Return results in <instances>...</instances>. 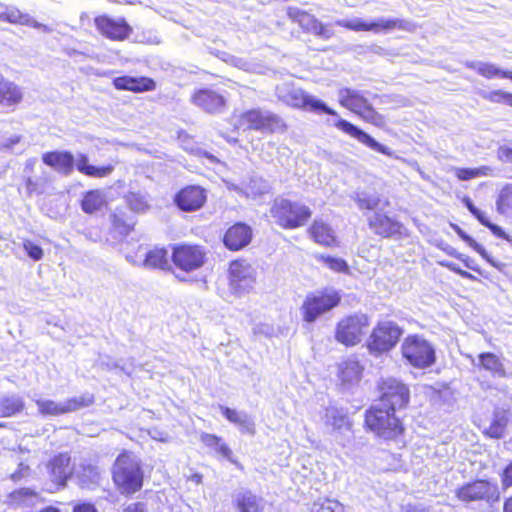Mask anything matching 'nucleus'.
Returning <instances> with one entry per match:
<instances>
[{"label":"nucleus","mask_w":512,"mask_h":512,"mask_svg":"<svg viewBox=\"0 0 512 512\" xmlns=\"http://www.w3.org/2000/svg\"><path fill=\"white\" fill-rule=\"evenodd\" d=\"M111 479L120 495L131 497L144 486L145 472L142 461L130 450L123 449L111 467Z\"/></svg>","instance_id":"f257e3e1"},{"label":"nucleus","mask_w":512,"mask_h":512,"mask_svg":"<svg viewBox=\"0 0 512 512\" xmlns=\"http://www.w3.org/2000/svg\"><path fill=\"white\" fill-rule=\"evenodd\" d=\"M44 164L60 174L70 175L76 168L77 171L87 177L104 178L112 174L115 167L113 164L95 166L90 164L87 154L79 153L76 161L72 152L68 150L48 151L42 154Z\"/></svg>","instance_id":"f03ea898"},{"label":"nucleus","mask_w":512,"mask_h":512,"mask_svg":"<svg viewBox=\"0 0 512 512\" xmlns=\"http://www.w3.org/2000/svg\"><path fill=\"white\" fill-rule=\"evenodd\" d=\"M364 430L386 442L402 440L406 426L402 418L393 409L381 405H371L364 412Z\"/></svg>","instance_id":"7ed1b4c3"},{"label":"nucleus","mask_w":512,"mask_h":512,"mask_svg":"<svg viewBox=\"0 0 512 512\" xmlns=\"http://www.w3.org/2000/svg\"><path fill=\"white\" fill-rule=\"evenodd\" d=\"M269 212L274 223L284 230H295L305 226L313 214L306 204L284 197L274 199Z\"/></svg>","instance_id":"20e7f679"},{"label":"nucleus","mask_w":512,"mask_h":512,"mask_svg":"<svg viewBox=\"0 0 512 512\" xmlns=\"http://www.w3.org/2000/svg\"><path fill=\"white\" fill-rule=\"evenodd\" d=\"M342 301L340 291L325 287L320 290L308 293L304 298L300 313L305 323H313L322 315L337 308Z\"/></svg>","instance_id":"39448f33"},{"label":"nucleus","mask_w":512,"mask_h":512,"mask_svg":"<svg viewBox=\"0 0 512 512\" xmlns=\"http://www.w3.org/2000/svg\"><path fill=\"white\" fill-rule=\"evenodd\" d=\"M455 497L464 504L484 503L492 506L500 501L498 485L486 478H476L455 489Z\"/></svg>","instance_id":"423d86ee"},{"label":"nucleus","mask_w":512,"mask_h":512,"mask_svg":"<svg viewBox=\"0 0 512 512\" xmlns=\"http://www.w3.org/2000/svg\"><path fill=\"white\" fill-rule=\"evenodd\" d=\"M371 326V317L363 312H355L338 320L334 330L335 340L345 347L361 343Z\"/></svg>","instance_id":"0eeeda50"},{"label":"nucleus","mask_w":512,"mask_h":512,"mask_svg":"<svg viewBox=\"0 0 512 512\" xmlns=\"http://www.w3.org/2000/svg\"><path fill=\"white\" fill-rule=\"evenodd\" d=\"M339 103L342 107L348 109L361 120L377 128H386V118L379 113L369 100L361 93L350 88H344L339 92Z\"/></svg>","instance_id":"6e6552de"},{"label":"nucleus","mask_w":512,"mask_h":512,"mask_svg":"<svg viewBox=\"0 0 512 512\" xmlns=\"http://www.w3.org/2000/svg\"><path fill=\"white\" fill-rule=\"evenodd\" d=\"M403 334L402 328L394 321H378L372 328L366 341L371 355L381 356L396 347Z\"/></svg>","instance_id":"1a4fd4ad"},{"label":"nucleus","mask_w":512,"mask_h":512,"mask_svg":"<svg viewBox=\"0 0 512 512\" xmlns=\"http://www.w3.org/2000/svg\"><path fill=\"white\" fill-rule=\"evenodd\" d=\"M378 401L381 406L398 410L405 409L410 404L411 392L409 386L395 377L380 378L376 384Z\"/></svg>","instance_id":"9d476101"},{"label":"nucleus","mask_w":512,"mask_h":512,"mask_svg":"<svg viewBox=\"0 0 512 512\" xmlns=\"http://www.w3.org/2000/svg\"><path fill=\"white\" fill-rule=\"evenodd\" d=\"M402 357L414 368L424 369L436 361L433 346L421 335L412 334L404 338L401 344Z\"/></svg>","instance_id":"9b49d317"},{"label":"nucleus","mask_w":512,"mask_h":512,"mask_svg":"<svg viewBox=\"0 0 512 512\" xmlns=\"http://www.w3.org/2000/svg\"><path fill=\"white\" fill-rule=\"evenodd\" d=\"M204 246L195 243L181 242L171 245L170 260L173 266L184 273L200 269L206 262Z\"/></svg>","instance_id":"f8f14e48"},{"label":"nucleus","mask_w":512,"mask_h":512,"mask_svg":"<svg viewBox=\"0 0 512 512\" xmlns=\"http://www.w3.org/2000/svg\"><path fill=\"white\" fill-rule=\"evenodd\" d=\"M239 125L244 130L270 134L285 132L288 129V125L280 116L272 112H264L259 108L243 111L239 115Z\"/></svg>","instance_id":"ddd939ff"},{"label":"nucleus","mask_w":512,"mask_h":512,"mask_svg":"<svg viewBox=\"0 0 512 512\" xmlns=\"http://www.w3.org/2000/svg\"><path fill=\"white\" fill-rule=\"evenodd\" d=\"M286 14L291 23L297 25L304 34L313 35L322 40H329L334 36V31L329 24L323 23L313 13L289 6Z\"/></svg>","instance_id":"4468645a"},{"label":"nucleus","mask_w":512,"mask_h":512,"mask_svg":"<svg viewBox=\"0 0 512 512\" xmlns=\"http://www.w3.org/2000/svg\"><path fill=\"white\" fill-rule=\"evenodd\" d=\"M283 103L287 106L297 109L311 111L317 114H328L337 116V112L328 107L321 100L309 95L305 90L301 88H291L287 90L281 97Z\"/></svg>","instance_id":"2eb2a0df"},{"label":"nucleus","mask_w":512,"mask_h":512,"mask_svg":"<svg viewBox=\"0 0 512 512\" xmlns=\"http://www.w3.org/2000/svg\"><path fill=\"white\" fill-rule=\"evenodd\" d=\"M374 235L383 239H402L409 236L403 223L383 212H375L367 220Z\"/></svg>","instance_id":"dca6fc26"},{"label":"nucleus","mask_w":512,"mask_h":512,"mask_svg":"<svg viewBox=\"0 0 512 512\" xmlns=\"http://www.w3.org/2000/svg\"><path fill=\"white\" fill-rule=\"evenodd\" d=\"M46 469L55 490L64 489L74 473L70 453L61 452L55 454L47 461Z\"/></svg>","instance_id":"f3484780"},{"label":"nucleus","mask_w":512,"mask_h":512,"mask_svg":"<svg viewBox=\"0 0 512 512\" xmlns=\"http://www.w3.org/2000/svg\"><path fill=\"white\" fill-rule=\"evenodd\" d=\"M94 25L100 35L111 41H124L133 33L132 26L124 17L101 14L94 18Z\"/></svg>","instance_id":"a211bd4d"},{"label":"nucleus","mask_w":512,"mask_h":512,"mask_svg":"<svg viewBox=\"0 0 512 512\" xmlns=\"http://www.w3.org/2000/svg\"><path fill=\"white\" fill-rule=\"evenodd\" d=\"M207 198L208 193L203 186L188 184L174 194L173 203L183 212H195L205 206Z\"/></svg>","instance_id":"6ab92c4d"},{"label":"nucleus","mask_w":512,"mask_h":512,"mask_svg":"<svg viewBox=\"0 0 512 512\" xmlns=\"http://www.w3.org/2000/svg\"><path fill=\"white\" fill-rule=\"evenodd\" d=\"M336 25L354 32L380 33L395 29L404 30L407 23L401 19H380L378 21L366 22L362 20H338Z\"/></svg>","instance_id":"aec40b11"},{"label":"nucleus","mask_w":512,"mask_h":512,"mask_svg":"<svg viewBox=\"0 0 512 512\" xmlns=\"http://www.w3.org/2000/svg\"><path fill=\"white\" fill-rule=\"evenodd\" d=\"M191 102L209 114H218L225 110L226 97L211 88L196 89L191 94Z\"/></svg>","instance_id":"412c9836"},{"label":"nucleus","mask_w":512,"mask_h":512,"mask_svg":"<svg viewBox=\"0 0 512 512\" xmlns=\"http://www.w3.org/2000/svg\"><path fill=\"white\" fill-rule=\"evenodd\" d=\"M365 366L356 357H349L337 365V379L343 389L357 386L364 375Z\"/></svg>","instance_id":"4be33fe9"},{"label":"nucleus","mask_w":512,"mask_h":512,"mask_svg":"<svg viewBox=\"0 0 512 512\" xmlns=\"http://www.w3.org/2000/svg\"><path fill=\"white\" fill-rule=\"evenodd\" d=\"M23 87L0 73V108L15 111L24 101Z\"/></svg>","instance_id":"5701e85b"},{"label":"nucleus","mask_w":512,"mask_h":512,"mask_svg":"<svg viewBox=\"0 0 512 512\" xmlns=\"http://www.w3.org/2000/svg\"><path fill=\"white\" fill-rule=\"evenodd\" d=\"M252 228L243 222L229 226L223 235V244L230 251H239L249 245L252 240Z\"/></svg>","instance_id":"b1692460"},{"label":"nucleus","mask_w":512,"mask_h":512,"mask_svg":"<svg viewBox=\"0 0 512 512\" xmlns=\"http://www.w3.org/2000/svg\"><path fill=\"white\" fill-rule=\"evenodd\" d=\"M334 126L341 132L349 135L378 153L388 156L391 154L390 150L385 145L378 143L368 133L345 119H338L335 121Z\"/></svg>","instance_id":"393cba45"},{"label":"nucleus","mask_w":512,"mask_h":512,"mask_svg":"<svg viewBox=\"0 0 512 512\" xmlns=\"http://www.w3.org/2000/svg\"><path fill=\"white\" fill-rule=\"evenodd\" d=\"M112 85L119 91H130L133 93H143L154 91L157 84L154 79L147 76L134 77L130 75H121L112 80Z\"/></svg>","instance_id":"a878e982"},{"label":"nucleus","mask_w":512,"mask_h":512,"mask_svg":"<svg viewBox=\"0 0 512 512\" xmlns=\"http://www.w3.org/2000/svg\"><path fill=\"white\" fill-rule=\"evenodd\" d=\"M313 242L327 248L339 246V239L332 226L322 219H314L308 230Z\"/></svg>","instance_id":"bb28decb"},{"label":"nucleus","mask_w":512,"mask_h":512,"mask_svg":"<svg viewBox=\"0 0 512 512\" xmlns=\"http://www.w3.org/2000/svg\"><path fill=\"white\" fill-rule=\"evenodd\" d=\"M111 232L127 236L135 230L137 220L123 207H117L109 215Z\"/></svg>","instance_id":"cd10ccee"},{"label":"nucleus","mask_w":512,"mask_h":512,"mask_svg":"<svg viewBox=\"0 0 512 512\" xmlns=\"http://www.w3.org/2000/svg\"><path fill=\"white\" fill-rule=\"evenodd\" d=\"M80 208L87 215H96L108 207V201L101 189H90L82 194Z\"/></svg>","instance_id":"c85d7f7f"},{"label":"nucleus","mask_w":512,"mask_h":512,"mask_svg":"<svg viewBox=\"0 0 512 512\" xmlns=\"http://www.w3.org/2000/svg\"><path fill=\"white\" fill-rule=\"evenodd\" d=\"M510 423V412L508 410H496L492 419L483 430V435L490 439L499 440L505 437Z\"/></svg>","instance_id":"c756f323"},{"label":"nucleus","mask_w":512,"mask_h":512,"mask_svg":"<svg viewBox=\"0 0 512 512\" xmlns=\"http://www.w3.org/2000/svg\"><path fill=\"white\" fill-rule=\"evenodd\" d=\"M229 281L231 286L240 288L250 286L254 282L249 264L243 260H233L229 265Z\"/></svg>","instance_id":"7c9ffc66"},{"label":"nucleus","mask_w":512,"mask_h":512,"mask_svg":"<svg viewBox=\"0 0 512 512\" xmlns=\"http://www.w3.org/2000/svg\"><path fill=\"white\" fill-rule=\"evenodd\" d=\"M233 506L238 512H264L262 497L250 490L239 492L234 497Z\"/></svg>","instance_id":"2f4dec72"},{"label":"nucleus","mask_w":512,"mask_h":512,"mask_svg":"<svg viewBox=\"0 0 512 512\" xmlns=\"http://www.w3.org/2000/svg\"><path fill=\"white\" fill-rule=\"evenodd\" d=\"M478 367L494 377L505 378L508 376L502 359L493 352L480 353L478 355Z\"/></svg>","instance_id":"473e14b6"},{"label":"nucleus","mask_w":512,"mask_h":512,"mask_svg":"<svg viewBox=\"0 0 512 512\" xmlns=\"http://www.w3.org/2000/svg\"><path fill=\"white\" fill-rule=\"evenodd\" d=\"M143 265L150 269L170 270L168 251L164 247H154L144 252Z\"/></svg>","instance_id":"72a5a7b5"},{"label":"nucleus","mask_w":512,"mask_h":512,"mask_svg":"<svg viewBox=\"0 0 512 512\" xmlns=\"http://www.w3.org/2000/svg\"><path fill=\"white\" fill-rule=\"evenodd\" d=\"M326 424L331 427L333 431L343 432L351 431L353 421L349 413L342 408H331L326 413Z\"/></svg>","instance_id":"f704fd0d"},{"label":"nucleus","mask_w":512,"mask_h":512,"mask_svg":"<svg viewBox=\"0 0 512 512\" xmlns=\"http://www.w3.org/2000/svg\"><path fill=\"white\" fill-rule=\"evenodd\" d=\"M200 441L210 452L232 461L233 452L220 436L212 433H202Z\"/></svg>","instance_id":"c9c22d12"},{"label":"nucleus","mask_w":512,"mask_h":512,"mask_svg":"<svg viewBox=\"0 0 512 512\" xmlns=\"http://www.w3.org/2000/svg\"><path fill=\"white\" fill-rule=\"evenodd\" d=\"M25 408L24 400L17 395H6L0 399V417H12Z\"/></svg>","instance_id":"e433bc0d"},{"label":"nucleus","mask_w":512,"mask_h":512,"mask_svg":"<svg viewBox=\"0 0 512 512\" xmlns=\"http://www.w3.org/2000/svg\"><path fill=\"white\" fill-rule=\"evenodd\" d=\"M124 200L128 209L136 214H144L151 208L147 196L140 192L130 191L124 196Z\"/></svg>","instance_id":"4c0bfd02"},{"label":"nucleus","mask_w":512,"mask_h":512,"mask_svg":"<svg viewBox=\"0 0 512 512\" xmlns=\"http://www.w3.org/2000/svg\"><path fill=\"white\" fill-rule=\"evenodd\" d=\"M476 72L486 79L506 78L512 80V71L501 70L492 63H481Z\"/></svg>","instance_id":"58836bf2"},{"label":"nucleus","mask_w":512,"mask_h":512,"mask_svg":"<svg viewBox=\"0 0 512 512\" xmlns=\"http://www.w3.org/2000/svg\"><path fill=\"white\" fill-rule=\"evenodd\" d=\"M490 168L487 166H480V167H459L456 168L454 173L455 177L459 181H469L475 178L487 176L489 174Z\"/></svg>","instance_id":"ea45409f"},{"label":"nucleus","mask_w":512,"mask_h":512,"mask_svg":"<svg viewBox=\"0 0 512 512\" xmlns=\"http://www.w3.org/2000/svg\"><path fill=\"white\" fill-rule=\"evenodd\" d=\"M94 402L95 397L90 393H85L78 397L69 398L64 402L66 413H71L79 409L89 407L93 405Z\"/></svg>","instance_id":"a19ab883"},{"label":"nucleus","mask_w":512,"mask_h":512,"mask_svg":"<svg viewBox=\"0 0 512 512\" xmlns=\"http://www.w3.org/2000/svg\"><path fill=\"white\" fill-rule=\"evenodd\" d=\"M38 411L44 416H59L66 413L65 404L56 403L52 400L36 401Z\"/></svg>","instance_id":"79ce46f5"},{"label":"nucleus","mask_w":512,"mask_h":512,"mask_svg":"<svg viewBox=\"0 0 512 512\" xmlns=\"http://www.w3.org/2000/svg\"><path fill=\"white\" fill-rule=\"evenodd\" d=\"M318 261L326 265L330 270L337 273L348 274L350 269L348 263L339 257L330 255H320Z\"/></svg>","instance_id":"37998d69"},{"label":"nucleus","mask_w":512,"mask_h":512,"mask_svg":"<svg viewBox=\"0 0 512 512\" xmlns=\"http://www.w3.org/2000/svg\"><path fill=\"white\" fill-rule=\"evenodd\" d=\"M463 203L465 204L466 208L470 211V213L485 227L489 228L493 232H497L500 230V228L493 224L489 218L480 211L475 205L472 203L471 199L468 196H465L463 198Z\"/></svg>","instance_id":"c03bdc74"},{"label":"nucleus","mask_w":512,"mask_h":512,"mask_svg":"<svg viewBox=\"0 0 512 512\" xmlns=\"http://www.w3.org/2000/svg\"><path fill=\"white\" fill-rule=\"evenodd\" d=\"M36 492L30 488H18L13 490L8 495L9 504L12 506H20L22 505L26 499L35 497Z\"/></svg>","instance_id":"a18cd8bd"},{"label":"nucleus","mask_w":512,"mask_h":512,"mask_svg":"<svg viewBox=\"0 0 512 512\" xmlns=\"http://www.w3.org/2000/svg\"><path fill=\"white\" fill-rule=\"evenodd\" d=\"M484 98L491 103L505 104L512 107V93L504 90H492Z\"/></svg>","instance_id":"49530a36"},{"label":"nucleus","mask_w":512,"mask_h":512,"mask_svg":"<svg viewBox=\"0 0 512 512\" xmlns=\"http://www.w3.org/2000/svg\"><path fill=\"white\" fill-rule=\"evenodd\" d=\"M355 202L361 210H375L380 205L379 197L368 194H357Z\"/></svg>","instance_id":"de8ad7c7"},{"label":"nucleus","mask_w":512,"mask_h":512,"mask_svg":"<svg viewBox=\"0 0 512 512\" xmlns=\"http://www.w3.org/2000/svg\"><path fill=\"white\" fill-rule=\"evenodd\" d=\"M23 248L27 255L33 260V261H39L43 258L44 252L43 249L32 242L31 240H25L23 242Z\"/></svg>","instance_id":"09e8293b"},{"label":"nucleus","mask_w":512,"mask_h":512,"mask_svg":"<svg viewBox=\"0 0 512 512\" xmlns=\"http://www.w3.org/2000/svg\"><path fill=\"white\" fill-rule=\"evenodd\" d=\"M501 487L508 489L512 487V460L509 461L499 474Z\"/></svg>","instance_id":"8fccbe9b"},{"label":"nucleus","mask_w":512,"mask_h":512,"mask_svg":"<svg viewBox=\"0 0 512 512\" xmlns=\"http://www.w3.org/2000/svg\"><path fill=\"white\" fill-rule=\"evenodd\" d=\"M222 415L231 423L237 425H243L245 421L241 418L240 414L232 408L226 406H220Z\"/></svg>","instance_id":"3c124183"},{"label":"nucleus","mask_w":512,"mask_h":512,"mask_svg":"<svg viewBox=\"0 0 512 512\" xmlns=\"http://www.w3.org/2000/svg\"><path fill=\"white\" fill-rule=\"evenodd\" d=\"M313 512H343V507L335 500L326 499Z\"/></svg>","instance_id":"603ef678"},{"label":"nucleus","mask_w":512,"mask_h":512,"mask_svg":"<svg viewBox=\"0 0 512 512\" xmlns=\"http://www.w3.org/2000/svg\"><path fill=\"white\" fill-rule=\"evenodd\" d=\"M28 471H29V466L24 463H20L18 465L17 469L13 473H11L10 479L13 482H18L26 476Z\"/></svg>","instance_id":"864d4df0"},{"label":"nucleus","mask_w":512,"mask_h":512,"mask_svg":"<svg viewBox=\"0 0 512 512\" xmlns=\"http://www.w3.org/2000/svg\"><path fill=\"white\" fill-rule=\"evenodd\" d=\"M72 512H99L91 502H78L73 506Z\"/></svg>","instance_id":"5fc2aeb1"},{"label":"nucleus","mask_w":512,"mask_h":512,"mask_svg":"<svg viewBox=\"0 0 512 512\" xmlns=\"http://www.w3.org/2000/svg\"><path fill=\"white\" fill-rule=\"evenodd\" d=\"M123 512H148L145 503L143 502H133L127 505Z\"/></svg>","instance_id":"6e6d98bb"},{"label":"nucleus","mask_w":512,"mask_h":512,"mask_svg":"<svg viewBox=\"0 0 512 512\" xmlns=\"http://www.w3.org/2000/svg\"><path fill=\"white\" fill-rule=\"evenodd\" d=\"M25 190L28 196H32L34 193L38 192V184L31 177H27L25 179Z\"/></svg>","instance_id":"4d7b16f0"},{"label":"nucleus","mask_w":512,"mask_h":512,"mask_svg":"<svg viewBox=\"0 0 512 512\" xmlns=\"http://www.w3.org/2000/svg\"><path fill=\"white\" fill-rule=\"evenodd\" d=\"M499 156L506 161L512 162V147L502 146L499 148Z\"/></svg>","instance_id":"13d9d810"},{"label":"nucleus","mask_w":512,"mask_h":512,"mask_svg":"<svg viewBox=\"0 0 512 512\" xmlns=\"http://www.w3.org/2000/svg\"><path fill=\"white\" fill-rule=\"evenodd\" d=\"M512 195V190L510 188H505L501 195H500V199L498 201V204H508V198L509 196Z\"/></svg>","instance_id":"bf43d9fd"},{"label":"nucleus","mask_w":512,"mask_h":512,"mask_svg":"<svg viewBox=\"0 0 512 512\" xmlns=\"http://www.w3.org/2000/svg\"><path fill=\"white\" fill-rule=\"evenodd\" d=\"M440 265L443 267H446L447 269H449L450 271H452L456 274H459V272L461 271V268H459L455 263H452V262L442 261V262H440Z\"/></svg>","instance_id":"052dcab7"},{"label":"nucleus","mask_w":512,"mask_h":512,"mask_svg":"<svg viewBox=\"0 0 512 512\" xmlns=\"http://www.w3.org/2000/svg\"><path fill=\"white\" fill-rule=\"evenodd\" d=\"M503 512H512V494L506 497L502 505Z\"/></svg>","instance_id":"680f3d73"},{"label":"nucleus","mask_w":512,"mask_h":512,"mask_svg":"<svg viewBox=\"0 0 512 512\" xmlns=\"http://www.w3.org/2000/svg\"><path fill=\"white\" fill-rule=\"evenodd\" d=\"M402 512H427L425 509H419L417 506L408 504L403 509Z\"/></svg>","instance_id":"e2e57ef3"},{"label":"nucleus","mask_w":512,"mask_h":512,"mask_svg":"<svg viewBox=\"0 0 512 512\" xmlns=\"http://www.w3.org/2000/svg\"><path fill=\"white\" fill-rule=\"evenodd\" d=\"M459 276L469 279V280H475V276H473L471 273L461 269V271L458 274Z\"/></svg>","instance_id":"0e129e2a"},{"label":"nucleus","mask_w":512,"mask_h":512,"mask_svg":"<svg viewBox=\"0 0 512 512\" xmlns=\"http://www.w3.org/2000/svg\"><path fill=\"white\" fill-rule=\"evenodd\" d=\"M459 276L469 279V280H475V276H473L471 273L461 269V271L458 274Z\"/></svg>","instance_id":"69168bd1"},{"label":"nucleus","mask_w":512,"mask_h":512,"mask_svg":"<svg viewBox=\"0 0 512 512\" xmlns=\"http://www.w3.org/2000/svg\"><path fill=\"white\" fill-rule=\"evenodd\" d=\"M481 255L494 267H498V265L492 260L490 259L486 253L484 251H481Z\"/></svg>","instance_id":"338daca9"},{"label":"nucleus","mask_w":512,"mask_h":512,"mask_svg":"<svg viewBox=\"0 0 512 512\" xmlns=\"http://www.w3.org/2000/svg\"><path fill=\"white\" fill-rule=\"evenodd\" d=\"M459 234H460V236L462 237V239H464V240H466V241L471 240V238H470L469 236L465 235L464 233L459 232Z\"/></svg>","instance_id":"774afa93"}]
</instances>
